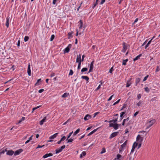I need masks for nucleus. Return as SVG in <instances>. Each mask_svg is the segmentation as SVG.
<instances>
[{"mask_svg":"<svg viewBox=\"0 0 160 160\" xmlns=\"http://www.w3.org/2000/svg\"><path fill=\"white\" fill-rule=\"evenodd\" d=\"M78 24L79 25V30L80 31V29H81L82 28L83 29V30L82 32H81L79 33V35H81L83 32L84 30L85 29L86 25L85 24H83V22H82V21H80L78 22Z\"/></svg>","mask_w":160,"mask_h":160,"instance_id":"obj_1","label":"nucleus"},{"mask_svg":"<svg viewBox=\"0 0 160 160\" xmlns=\"http://www.w3.org/2000/svg\"><path fill=\"white\" fill-rule=\"evenodd\" d=\"M127 144V141H126L125 142L122 144L119 149V152L121 153L122 151H123L126 148Z\"/></svg>","mask_w":160,"mask_h":160,"instance_id":"obj_2","label":"nucleus"},{"mask_svg":"<svg viewBox=\"0 0 160 160\" xmlns=\"http://www.w3.org/2000/svg\"><path fill=\"white\" fill-rule=\"evenodd\" d=\"M142 135L140 134L138 135L137 137V141L138 143H142V142L143 141V138L141 136Z\"/></svg>","mask_w":160,"mask_h":160,"instance_id":"obj_3","label":"nucleus"},{"mask_svg":"<svg viewBox=\"0 0 160 160\" xmlns=\"http://www.w3.org/2000/svg\"><path fill=\"white\" fill-rule=\"evenodd\" d=\"M65 147V145L62 146L60 148L57 149L56 150V153L57 154L61 152L62 150L64 149Z\"/></svg>","mask_w":160,"mask_h":160,"instance_id":"obj_4","label":"nucleus"},{"mask_svg":"<svg viewBox=\"0 0 160 160\" xmlns=\"http://www.w3.org/2000/svg\"><path fill=\"white\" fill-rule=\"evenodd\" d=\"M155 122V120L153 119L149 122V123L150 124L147 127L146 129H147L152 126Z\"/></svg>","mask_w":160,"mask_h":160,"instance_id":"obj_5","label":"nucleus"},{"mask_svg":"<svg viewBox=\"0 0 160 160\" xmlns=\"http://www.w3.org/2000/svg\"><path fill=\"white\" fill-rule=\"evenodd\" d=\"M94 62V61H92L91 62V63L90 64V69H89V71L88 73H89V72H92V70L93 68Z\"/></svg>","mask_w":160,"mask_h":160,"instance_id":"obj_6","label":"nucleus"},{"mask_svg":"<svg viewBox=\"0 0 160 160\" xmlns=\"http://www.w3.org/2000/svg\"><path fill=\"white\" fill-rule=\"evenodd\" d=\"M23 151V150L22 149H19V150L16 151L14 153V155L15 156L18 155L20 154V153Z\"/></svg>","mask_w":160,"mask_h":160,"instance_id":"obj_7","label":"nucleus"},{"mask_svg":"<svg viewBox=\"0 0 160 160\" xmlns=\"http://www.w3.org/2000/svg\"><path fill=\"white\" fill-rule=\"evenodd\" d=\"M118 133V132H115L112 133L110 136V138L111 139L117 136Z\"/></svg>","mask_w":160,"mask_h":160,"instance_id":"obj_8","label":"nucleus"},{"mask_svg":"<svg viewBox=\"0 0 160 160\" xmlns=\"http://www.w3.org/2000/svg\"><path fill=\"white\" fill-rule=\"evenodd\" d=\"M82 61L81 59V56L80 54L79 55L77 56V57L76 59V62L81 63Z\"/></svg>","mask_w":160,"mask_h":160,"instance_id":"obj_9","label":"nucleus"},{"mask_svg":"<svg viewBox=\"0 0 160 160\" xmlns=\"http://www.w3.org/2000/svg\"><path fill=\"white\" fill-rule=\"evenodd\" d=\"M27 72H28V75L29 76H30L31 75V69H30V63H29L28 65V70H27Z\"/></svg>","mask_w":160,"mask_h":160,"instance_id":"obj_10","label":"nucleus"},{"mask_svg":"<svg viewBox=\"0 0 160 160\" xmlns=\"http://www.w3.org/2000/svg\"><path fill=\"white\" fill-rule=\"evenodd\" d=\"M91 118V116L89 114L86 115L84 118L85 121L88 120Z\"/></svg>","mask_w":160,"mask_h":160,"instance_id":"obj_11","label":"nucleus"},{"mask_svg":"<svg viewBox=\"0 0 160 160\" xmlns=\"http://www.w3.org/2000/svg\"><path fill=\"white\" fill-rule=\"evenodd\" d=\"M58 133H56L52 135L49 138L50 139H52L55 138L58 135Z\"/></svg>","mask_w":160,"mask_h":160,"instance_id":"obj_12","label":"nucleus"},{"mask_svg":"<svg viewBox=\"0 0 160 160\" xmlns=\"http://www.w3.org/2000/svg\"><path fill=\"white\" fill-rule=\"evenodd\" d=\"M52 155H53V154L52 153H47V154H45V155H44L43 156V158H47L49 157L52 156Z\"/></svg>","mask_w":160,"mask_h":160,"instance_id":"obj_13","label":"nucleus"},{"mask_svg":"<svg viewBox=\"0 0 160 160\" xmlns=\"http://www.w3.org/2000/svg\"><path fill=\"white\" fill-rule=\"evenodd\" d=\"M122 156L119 154H118L117 157L114 160H121L122 159Z\"/></svg>","mask_w":160,"mask_h":160,"instance_id":"obj_14","label":"nucleus"},{"mask_svg":"<svg viewBox=\"0 0 160 160\" xmlns=\"http://www.w3.org/2000/svg\"><path fill=\"white\" fill-rule=\"evenodd\" d=\"M14 153V152L12 150H9L7 152V154L11 156Z\"/></svg>","mask_w":160,"mask_h":160,"instance_id":"obj_15","label":"nucleus"},{"mask_svg":"<svg viewBox=\"0 0 160 160\" xmlns=\"http://www.w3.org/2000/svg\"><path fill=\"white\" fill-rule=\"evenodd\" d=\"M46 117H44L43 118L40 122V124L42 125L43 124V123L46 121Z\"/></svg>","mask_w":160,"mask_h":160,"instance_id":"obj_16","label":"nucleus"},{"mask_svg":"<svg viewBox=\"0 0 160 160\" xmlns=\"http://www.w3.org/2000/svg\"><path fill=\"white\" fill-rule=\"evenodd\" d=\"M123 50H122V51L123 52H125L127 50V47L125 45V42H123Z\"/></svg>","mask_w":160,"mask_h":160,"instance_id":"obj_17","label":"nucleus"},{"mask_svg":"<svg viewBox=\"0 0 160 160\" xmlns=\"http://www.w3.org/2000/svg\"><path fill=\"white\" fill-rule=\"evenodd\" d=\"M66 138V137L65 136H63L61 139L59 141H58V142H57V143L58 144H60L61 143V142L63 141H64V140Z\"/></svg>","mask_w":160,"mask_h":160,"instance_id":"obj_18","label":"nucleus"},{"mask_svg":"<svg viewBox=\"0 0 160 160\" xmlns=\"http://www.w3.org/2000/svg\"><path fill=\"white\" fill-rule=\"evenodd\" d=\"M139 133H141V134L142 135V136H146L147 135V132L146 131H140L139 132Z\"/></svg>","mask_w":160,"mask_h":160,"instance_id":"obj_19","label":"nucleus"},{"mask_svg":"<svg viewBox=\"0 0 160 160\" xmlns=\"http://www.w3.org/2000/svg\"><path fill=\"white\" fill-rule=\"evenodd\" d=\"M129 117H128L127 118L125 119H124L122 123V125L123 126H124L125 124V123L126 122H128L129 121Z\"/></svg>","mask_w":160,"mask_h":160,"instance_id":"obj_20","label":"nucleus"},{"mask_svg":"<svg viewBox=\"0 0 160 160\" xmlns=\"http://www.w3.org/2000/svg\"><path fill=\"white\" fill-rule=\"evenodd\" d=\"M70 51V48L66 47L64 50V53L69 52Z\"/></svg>","mask_w":160,"mask_h":160,"instance_id":"obj_21","label":"nucleus"},{"mask_svg":"<svg viewBox=\"0 0 160 160\" xmlns=\"http://www.w3.org/2000/svg\"><path fill=\"white\" fill-rule=\"evenodd\" d=\"M81 78L83 79H85L87 81H88L89 79L88 77L87 76H83L81 77Z\"/></svg>","mask_w":160,"mask_h":160,"instance_id":"obj_22","label":"nucleus"},{"mask_svg":"<svg viewBox=\"0 0 160 160\" xmlns=\"http://www.w3.org/2000/svg\"><path fill=\"white\" fill-rule=\"evenodd\" d=\"M142 55L141 54H140L139 55L137 56L135 58L133 59V61H135L138 59Z\"/></svg>","mask_w":160,"mask_h":160,"instance_id":"obj_23","label":"nucleus"},{"mask_svg":"<svg viewBox=\"0 0 160 160\" xmlns=\"http://www.w3.org/2000/svg\"><path fill=\"white\" fill-rule=\"evenodd\" d=\"M97 129L94 130L93 131H92L91 132H90L88 135V136H90V135H91L92 134H93V133L97 131Z\"/></svg>","mask_w":160,"mask_h":160,"instance_id":"obj_24","label":"nucleus"},{"mask_svg":"<svg viewBox=\"0 0 160 160\" xmlns=\"http://www.w3.org/2000/svg\"><path fill=\"white\" fill-rule=\"evenodd\" d=\"M138 144V142H135L133 144L132 148H136V147L137 146Z\"/></svg>","mask_w":160,"mask_h":160,"instance_id":"obj_25","label":"nucleus"},{"mask_svg":"<svg viewBox=\"0 0 160 160\" xmlns=\"http://www.w3.org/2000/svg\"><path fill=\"white\" fill-rule=\"evenodd\" d=\"M118 124L117 123H114V125L113 127V128L115 130H117L118 128Z\"/></svg>","mask_w":160,"mask_h":160,"instance_id":"obj_26","label":"nucleus"},{"mask_svg":"<svg viewBox=\"0 0 160 160\" xmlns=\"http://www.w3.org/2000/svg\"><path fill=\"white\" fill-rule=\"evenodd\" d=\"M88 68H84L82 69L81 71V72H82V73L88 70Z\"/></svg>","mask_w":160,"mask_h":160,"instance_id":"obj_27","label":"nucleus"},{"mask_svg":"<svg viewBox=\"0 0 160 160\" xmlns=\"http://www.w3.org/2000/svg\"><path fill=\"white\" fill-rule=\"evenodd\" d=\"M68 95H69L68 93H65L62 95V98H65V97H66L68 96Z\"/></svg>","mask_w":160,"mask_h":160,"instance_id":"obj_28","label":"nucleus"},{"mask_svg":"<svg viewBox=\"0 0 160 160\" xmlns=\"http://www.w3.org/2000/svg\"><path fill=\"white\" fill-rule=\"evenodd\" d=\"M128 61V59H127L125 60H123V62H122V65H126V62Z\"/></svg>","mask_w":160,"mask_h":160,"instance_id":"obj_29","label":"nucleus"},{"mask_svg":"<svg viewBox=\"0 0 160 160\" xmlns=\"http://www.w3.org/2000/svg\"><path fill=\"white\" fill-rule=\"evenodd\" d=\"M125 112H122L121 113H120V117H121V120H122V118H123V115H124L125 114Z\"/></svg>","mask_w":160,"mask_h":160,"instance_id":"obj_30","label":"nucleus"},{"mask_svg":"<svg viewBox=\"0 0 160 160\" xmlns=\"http://www.w3.org/2000/svg\"><path fill=\"white\" fill-rule=\"evenodd\" d=\"M140 81V79L139 78H138L136 79V85H137V84Z\"/></svg>","mask_w":160,"mask_h":160,"instance_id":"obj_31","label":"nucleus"},{"mask_svg":"<svg viewBox=\"0 0 160 160\" xmlns=\"http://www.w3.org/2000/svg\"><path fill=\"white\" fill-rule=\"evenodd\" d=\"M41 79H38L37 81V82L35 84V85L38 86V85H39V82L41 81Z\"/></svg>","mask_w":160,"mask_h":160,"instance_id":"obj_32","label":"nucleus"},{"mask_svg":"<svg viewBox=\"0 0 160 160\" xmlns=\"http://www.w3.org/2000/svg\"><path fill=\"white\" fill-rule=\"evenodd\" d=\"M131 84V83L129 81H128L127 82L126 87H129Z\"/></svg>","mask_w":160,"mask_h":160,"instance_id":"obj_33","label":"nucleus"},{"mask_svg":"<svg viewBox=\"0 0 160 160\" xmlns=\"http://www.w3.org/2000/svg\"><path fill=\"white\" fill-rule=\"evenodd\" d=\"M106 152V149L104 148H102V151L100 152L101 154H102Z\"/></svg>","mask_w":160,"mask_h":160,"instance_id":"obj_34","label":"nucleus"},{"mask_svg":"<svg viewBox=\"0 0 160 160\" xmlns=\"http://www.w3.org/2000/svg\"><path fill=\"white\" fill-rule=\"evenodd\" d=\"M67 143L72 142L73 141V139L70 138V139L67 140Z\"/></svg>","mask_w":160,"mask_h":160,"instance_id":"obj_35","label":"nucleus"},{"mask_svg":"<svg viewBox=\"0 0 160 160\" xmlns=\"http://www.w3.org/2000/svg\"><path fill=\"white\" fill-rule=\"evenodd\" d=\"M29 39V37L27 36H25L24 39V41L26 42Z\"/></svg>","mask_w":160,"mask_h":160,"instance_id":"obj_36","label":"nucleus"},{"mask_svg":"<svg viewBox=\"0 0 160 160\" xmlns=\"http://www.w3.org/2000/svg\"><path fill=\"white\" fill-rule=\"evenodd\" d=\"M55 38V36L54 35H52L50 38V41H52Z\"/></svg>","mask_w":160,"mask_h":160,"instance_id":"obj_37","label":"nucleus"},{"mask_svg":"<svg viewBox=\"0 0 160 160\" xmlns=\"http://www.w3.org/2000/svg\"><path fill=\"white\" fill-rule=\"evenodd\" d=\"M73 133V131H72V132H71L69 134V135H68V137H67V140H68V139L70 137V136H71L72 134Z\"/></svg>","mask_w":160,"mask_h":160,"instance_id":"obj_38","label":"nucleus"},{"mask_svg":"<svg viewBox=\"0 0 160 160\" xmlns=\"http://www.w3.org/2000/svg\"><path fill=\"white\" fill-rule=\"evenodd\" d=\"M154 38V37H153L152 38L151 40H150L148 42V43L147 44V45H148V46H149V45L150 44V43H151V42H152V40L153 39V38Z\"/></svg>","mask_w":160,"mask_h":160,"instance_id":"obj_39","label":"nucleus"},{"mask_svg":"<svg viewBox=\"0 0 160 160\" xmlns=\"http://www.w3.org/2000/svg\"><path fill=\"white\" fill-rule=\"evenodd\" d=\"M145 90L146 92H148L150 91V89L148 88V87H146L145 88Z\"/></svg>","mask_w":160,"mask_h":160,"instance_id":"obj_40","label":"nucleus"},{"mask_svg":"<svg viewBox=\"0 0 160 160\" xmlns=\"http://www.w3.org/2000/svg\"><path fill=\"white\" fill-rule=\"evenodd\" d=\"M149 77V75H147L146 76H145L143 80V82H144L146 80H147V79L148 78V77Z\"/></svg>","mask_w":160,"mask_h":160,"instance_id":"obj_41","label":"nucleus"},{"mask_svg":"<svg viewBox=\"0 0 160 160\" xmlns=\"http://www.w3.org/2000/svg\"><path fill=\"white\" fill-rule=\"evenodd\" d=\"M72 32H69L68 33V35L69 36V38L71 37H72Z\"/></svg>","mask_w":160,"mask_h":160,"instance_id":"obj_42","label":"nucleus"},{"mask_svg":"<svg viewBox=\"0 0 160 160\" xmlns=\"http://www.w3.org/2000/svg\"><path fill=\"white\" fill-rule=\"evenodd\" d=\"M73 71L71 69L70 70L69 73V75H72L73 74Z\"/></svg>","mask_w":160,"mask_h":160,"instance_id":"obj_43","label":"nucleus"},{"mask_svg":"<svg viewBox=\"0 0 160 160\" xmlns=\"http://www.w3.org/2000/svg\"><path fill=\"white\" fill-rule=\"evenodd\" d=\"M114 70V69H113V67H112L111 69L109 70V72H110V73H112V71Z\"/></svg>","mask_w":160,"mask_h":160,"instance_id":"obj_44","label":"nucleus"},{"mask_svg":"<svg viewBox=\"0 0 160 160\" xmlns=\"http://www.w3.org/2000/svg\"><path fill=\"white\" fill-rule=\"evenodd\" d=\"M40 106H37V107H35V108H32V112H33L34 110H35L36 109L38 108H39V107H40Z\"/></svg>","mask_w":160,"mask_h":160,"instance_id":"obj_45","label":"nucleus"},{"mask_svg":"<svg viewBox=\"0 0 160 160\" xmlns=\"http://www.w3.org/2000/svg\"><path fill=\"white\" fill-rule=\"evenodd\" d=\"M120 99H119V100H118L117 102H114L113 104V105H116V104L118 103H119V102H120Z\"/></svg>","mask_w":160,"mask_h":160,"instance_id":"obj_46","label":"nucleus"},{"mask_svg":"<svg viewBox=\"0 0 160 160\" xmlns=\"http://www.w3.org/2000/svg\"><path fill=\"white\" fill-rule=\"evenodd\" d=\"M25 119V118L22 117L21 119L19 121L18 123H20L22 120H24Z\"/></svg>","mask_w":160,"mask_h":160,"instance_id":"obj_47","label":"nucleus"},{"mask_svg":"<svg viewBox=\"0 0 160 160\" xmlns=\"http://www.w3.org/2000/svg\"><path fill=\"white\" fill-rule=\"evenodd\" d=\"M80 130V129L79 128H78V129H77L74 132H75V133L77 134L79 132Z\"/></svg>","mask_w":160,"mask_h":160,"instance_id":"obj_48","label":"nucleus"},{"mask_svg":"<svg viewBox=\"0 0 160 160\" xmlns=\"http://www.w3.org/2000/svg\"><path fill=\"white\" fill-rule=\"evenodd\" d=\"M8 21H7L6 22V25L7 28H8V26H9V23Z\"/></svg>","mask_w":160,"mask_h":160,"instance_id":"obj_49","label":"nucleus"},{"mask_svg":"<svg viewBox=\"0 0 160 160\" xmlns=\"http://www.w3.org/2000/svg\"><path fill=\"white\" fill-rule=\"evenodd\" d=\"M142 104V102L141 101H140L137 104V105L138 106H140Z\"/></svg>","mask_w":160,"mask_h":160,"instance_id":"obj_50","label":"nucleus"},{"mask_svg":"<svg viewBox=\"0 0 160 160\" xmlns=\"http://www.w3.org/2000/svg\"><path fill=\"white\" fill-rule=\"evenodd\" d=\"M44 146H45L44 145H43L42 146H40V145H38V147H37L36 148H42L43 147H44Z\"/></svg>","mask_w":160,"mask_h":160,"instance_id":"obj_51","label":"nucleus"},{"mask_svg":"<svg viewBox=\"0 0 160 160\" xmlns=\"http://www.w3.org/2000/svg\"><path fill=\"white\" fill-rule=\"evenodd\" d=\"M44 91V89H41L38 91V92L40 93H41Z\"/></svg>","mask_w":160,"mask_h":160,"instance_id":"obj_52","label":"nucleus"},{"mask_svg":"<svg viewBox=\"0 0 160 160\" xmlns=\"http://www.w3.org/2000/svg\"><path fill=\"white\" fill-rule=\"evenodd\" d=\"M78 69H80L81 63H78Z\"/></svg>","mask_w":160,"mask_h":160,"instance_id":"obj_53","label":"nucleus"},{"mask_svg":"<svg viewBox=\"0 0 160 160\" xmlns=\"http://www.w3.org/2000/svg\"><path fill=\"white\" fill-rule=\"evenodd\" d=\"M141 97V95L140 94H139L138 95L137 98L138 100Z\"/></svg>","mask_w":160,"mask_h":160,"instance_id":"obj_54","label":"nucleus"},{"mask_svg":"<svg viewBox=\"0 0 160 160\" xmlns=\"http://www.w3.org/2000/svg\"><path fill=\"white\" fill-rule=\"evenodd\" d=\"M135 149V148H132V150L131 151L130 154H131V153H133V152H134V151Z\"/></svg>","mask_w":160,"mask_h":160,"instance_id":"obj_55","label":"nucleus"},{"mask_svg":"<svg viewBox=\"0 0 160 160\" xmlns=\"http://www.w3.org/2000/svg\"><path fill=\"white\" fill-rule=\"evenodd\" d=\"M160 70V68L158 66H157L156 70V72H158Z\"/></svg>","mask_w":160,"mask_h":160,"instance_id":"obj_56","label":"nucleus"},{"mask_svg":"<svg viewBox=\"0 0 160 160\" xmlns=\"http://www.w3.org/2000/svg\"><path fill=\"white\" fill-rule=\"evenodd\" d=\"M20 40H19L18 41V43H17V46L18 47L20 45Z\"/></svg>","mask_w":160,"mask_h":160,"instance_id":"obj_57","label":"nucleus"},{"mask_svg":"<svg viewBox=\"0 0 160 160\" xmlns=\"http://www.w3.org/2000/svg\"><path fill=\"white\" fill-rule=\"evenodd\" d=\"M114 123H111L109 124V126L110 127H113L114 126Z\"/></svg>","mask_w":160,"mask_h":160,"instance_id":"obj_58","label":"nucleus"},{"mask_svg":"<svg viewBox=\"0 0 160 160\" xmlns=\"http://www.w3.org/2000/svg\"><path fill=\"white\" fill-rule=\"evenodd\" d=\"M118 119L116 118L115 120H112V122H113L114 123H115L117 122V121Z\"/></svg>","mask_w":160,"mask_h":160,"instance_id":"obj_59","label":"nucleus"},{"mask_svg":"<svg viewBox=\"0 0 160 160\" xmlns=\"http://www.w3.org/2000/svg\"><path fill=\"white\" fill-rule=\"evenodd\" d=\"M98 113H99V112H96L95 113H94V116H93V118H95L96 116L97 115H98Z\"/></svg>","mask_w":160,"mask_h":160,"instance_id":"obj_60","label":"nucleus"},{"mask_svg":"<svg viewBox=\"0 0 160 160\" xmlns=\"http://www.w3.org/2000/svg\"><path fill=\"white\" fill-rule=\"evenodd\" d=\"M114 96V95H112L109 98V99H108V101H109L111 100L112 98V97Z\"/></svg>","mask_w":160,"mask_h":160,"instance_id":"obj_61","label":"nucleus"},{"mask_svg":"<svg viewBox=\"0 0 160 160\" xmlns=\"http://www.w3.org/2000/svg\"><path fill=\"white\" fill-rule=\"evenodd\" d=\"M139 143V144H138V149H139L141 147V143Z\"/></svg>","mask_w":160,"mask_h":160,"instance_id":"obj_62","label":"nucleus"},{"mask_svg":"<svg viewBox=\"0 0 160 160\" xmlns=\"http://www.w3.org/2000/svg\"><path fill=\"white\" fill-rule=\"evenodd\" d=\"M138 112H136L134 114V117H135L137 115H138Z\"/></svg>","mask_w":160,"mask_h":160,"instance_id":"obj_63","label":"nucleus"},{"mask_svg":"<svg viewBox=\"0 0 160 160\" xmlns=\"http://www.w3.org/2000/svg\"><path fill=\"white\" fill-rule=\"evenodd\" d=\"M82 154V155L84 156H85L86 154V152L84 151H83V152H82V153L81 154Z\"/></svg>","mask_w":160,"mask_h":160,"instance_id":"obj_64","label":"nucleus"}]
</instances>
